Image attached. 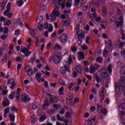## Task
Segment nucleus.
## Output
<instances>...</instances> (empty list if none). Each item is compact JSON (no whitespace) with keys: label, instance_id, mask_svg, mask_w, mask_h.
Here are the masks:
<instances>
[{"label":"nucleus","instance_id":"39","mask_svg":"<svg viewBox=\"0 0 125 125\" xmlns=\"http://www.w3.org/2000/svg\"><path fill=\"white\" fill-rule=\"evenodd\" d=\"M62 23L65 26V27H69V26H70V23H69V21H62Z\"/></svg>","mask_w":125,"mask_h":125},{"label":"nucleus","instance_id":"32","mask_svg":"<svg viewBox=\"0 0 125 125\" xmlns=\"http://www.w3.org/2000/svg\"><path fill=\"white\" fill-rule=\"evenodd\" d=\"M76 71L78 72V73H82V71H83V67L82 66H77L76 67Z\"/></svg>","mask_w":125,"mask_h":125},{"label":"nucleus","instance_id":"56","mask_svg":"<svg viewBox=\"0 0 125 125\" xmlns=\"http://www.w3.org/2000/svg\"><path fill=\"white\" fill-rule=\"evenodd\" d=\"M80 1L81 0H75L74 2V5H75V6H77V5H79Z\"/></svg>","mask_w":125,"mask_h":125},{"label":"nucleus","instance_id":"16","mask_svg":"<svg viewBox=\"0 0 125 125\" xmlns=\"http://www.w3.org/2000/svg\"><path fill=\"white\" fill-rule=\"evenodd\" d=\"M53 62L54 63V64H56V65L59 64V63L61 62V58L53 57Z\"/></svg>","mask_w":125,"mask_h":125},{"label":"nucleus","instance_id":"27","mask_svg":"<svg viewBox=\"0 0 125 125\" xmlns=\"http://www.w3.org/2000/svg\"><path fill=\"white\" fill-rule=\"evenodd\" d=\"M102 12L103 16L104 17H106V16H107V10H106V8H105V7H103L102 8Z\"/></svg>","mask_w":125,"mask_h":125},{"label":"nucleus","instance_id":"43","mask_svg":"<svg viewBox=\"0 0 125 125\" xmlns=\"http://www.w3.org/2000/svg\"><path fill=\"white\" fill-rule=\"evenodd\" d=\"M96 16H97V13H95L94 14H91L90 15V19H92V20H93V19H94V18H95Z\"/></svg>","mask_w":125,"mask_h":125},{"label":"nucleus","instance_id":"23","mask_svg":"<svg viewBox=\"0 0 125 125\" xmlns=\"http://www.w3.org/2000/svg\"><path fill=\"white\" fill-rule=\"evenodd\" d=\"M9 117L10 118V120L11 121V122H12V123H14V122L15 121V115L12 114H9Z\"/></svg>","mask_w":125,"mask_h":125},{"label":"nucleus","instance_id":"2","mask_svg":"<svg viewBox=\"0 0 125 125\" xmlns=\"http://www.w3.org/2000/svg\"><path fill=\"white\" fill-rule=\"evenodd\" d=\"M60 15L59 10H57L56 8L54 9L53 13L49 15V18L51 19V22L55 21L56 17H58Z\"/></svg>","mask_w":125,"mask_h":125},{"label":"nucleus","instance_id":"21","mask_svg":"<svg viewBox=\"0 0 125 125\" xmlns=\"http://www.w3.org/2000/svg\"><path fill=\"white\" fill-rule=\"evenodd\" d=\"M38 120V117L34 114H32L31 115V122L32 123L34 124L37 122V120Z\"/></svg>","mask_w":125,"mask_h":125},{"label":"nucleus","instance_id":"8","mask_svg":"<svg viewBox=\"0 0 125 125\" xmlns=\"http://www.w3.org/2000/svg\"><path fill=\"white\" fill-rule=\"evenodd\" d=\"M25 72H26L29 77H31V76H33V70L32 69V67H31V66L27 65L26 66Z\"/></svg>","mask_w":125,"mask_h":125},{"label":"nucleus","instance_id":"7","mask_svg":"<svg viewBox=\"0 0 125 125\" xmlns=\"http://www.w3.org/2000/svg\"><path fill=\"white\" fill-rule=\"evenodd\" d=\"M120 22L118 21L115 22L117 28H119V27L123 28V26H124V18H123V17H120Z\"/></svg>","mask_w":125,"mask_h":125},{"label":"nucleus","instance_id":"40","mask_svg":"<svg viewBox=\"0 0 125 125\" xmlns=\"http://www.w3.org/2000/svg\"><path fill=\"white\" fill-rule=\"evenodd\" d=\"M47 113L49 115H53V114H54V113H55V110H54V109H48L47 111Z\"/></svg>","mask_w":125,"mask_h":125},{"label":"nucleus","instance_id":"29","mask_svg":"<svg viewBox=\"0 0 125 125\" xmlns=\"http://www.w3.org/2000/svg\"><path fill=\"white\" fill-rule=\"evenodd\" d=\"M39 25H38V29L39 31L42 32L43 30V24H41V22H39Z\"/></svg>","mask_w":125,"mask_h":125},{"label":"nucleus","instance_id":"47","mask_svg":"<svg viewBox=\"0 0 125 125\" xmlns=\"http://www.w3.org/2000/svg\"><path fill=\"white\" fill-rule=\"evenodd\" d=\"M59 83L60 84H61V85H65L66 84L65 83V81L62 79H60L59 81Z\"/></svg>","mask_w":125,"mask_h":125},{"label":"nucleus","instance_id":"54","mask_svg":"<svg viewBox=\"0 0 125 125\" xmlns=\"http://www.w3.org/2000/svg\"><path fill=\"white\" fill-rule=\"evenodd\" d=\"M4 114H5L6 115H7V114L9 113V107H7L5 109V110H4Z\"/></svg>","mask_w":125,"mask_h":125},{"label":"nucleus","instance_id":"57","mask_svg":"<svg viewBox=\"0 0 125 125\" xmlns=\"http://www.w3.org/2000/svg\"><path fill=\"white\" fill-rule=\"evenodd\" d=\"M100 97H103L104 96V89H102V91L100 93Z\"/></svg>","mask_w":125,"mask_h":125},{"label":"nucleus","instance_id":"22","mask_svg":"<svg viewBox=\"0 0 125 125\" xmlns=\"http://www.w3.org/2000/svg\"><path fill=\"white\" fill-rule=\"evenodd\" d=\"M4 16H7L8 18H11L13 16V14L10 12H4L3 13Z\"/></svg>","mask_w":125,"mask_h":125},{"label":"nucleus","instance_id":"14","mask_svg":"<svg viewBox=\"0 0 125 125\" xmlns=\"http://www.w3.org/2000/svg\"><path fill=\"white\" fill-rule=\"evenodd\" d=\"M3 107H6L9 105V100L7 98H4L2 101Z\"/></svg>","mask_w":125,"mask_h":125},{"label":"nucleus","instance_id":"6","mask_svg":"<svg viewBox=\"0 0 125 125\" xmlns=\"http://www.w3.org/2000/svg\"><path fill=\"white\" fill-rule=\"evenodd\" d=\"M8 85H9L10 88L13 90L14 89V87H15V86L16 85V84L15 83V81L14 79H9L7 83Z\"/></svg>","mask_w":125,"mask_h":125},{"label":"nucleus","instance_id":"48","mask_svg":"<svg viewBox=\"0 0 125 125\" xmlns=\"http://www.w3.org/2000/svg\"><path fill=\"white\" fill-rule=\"evenodd\" d=\"M5 20H6V19H5V18H3V17H1L0 18V26H1V23H2V22H4V21H5Z\"/></svg>","mask_w":125,"mask_h":125},{"label":"nucleus","instance_id":"37","mask_svg":"<svg viewBox=\"0 0 125 125\" xmlns=\"http://www.w3.org/2000/svg\"><path fill=\"white\" fill-rule=\"evenodd\" d=\"M23 4H24V1H23L22 0H19L17 2V5L19 7L22 6Z\"/></svg>","mask_w":125,"mask_h":125},{"label":"nucleus","instance_id":"55","mask_svg":"<svg viewBox=\"0 0 125 125\" xmlns=\"http://www.w3.org/2000/svg\"><path fill=\"white\" fill-rule=\"evenodd\" d=\"M92 125V122L91 120H88L85 122V125Z\"/></svg>","mask_w":125,"mask_h":125},{"label":"nucleus","instance_id":"4","mask_svg":"<svg viewBox=\"0 0 125 125\" xmlns=\"http://www.w3.org/2000/svg\"><path fill=\"white\" fill-rule=\"evenodd\" d=\"M101 75L102 79H104L106 81H109L110 80V75L108 74V72H107V70H106V69L103 68L102 70Z\"/></svg>","mask_w":125,"mask_h":125},{"label":"nucleus","instance_id":"10","mask_svg":"<svg viewBox=\"0 0 125 125\" xmlns=\"http://www.w3.org/2000/svg\"><path fill=\"white\" fill-rule=\"evenodd\" d=\"M21 100L22 102L27 103V102H29V101H30V98H29V96L28 95H26V94H22L21 95Z\"/></svg>","mask_w":125,"mask_h":125},{"label":"nucleus","instance_id":"12","mask_svg":"<svg viewBox=\"0 0 125 125\" xmlns=\"http://www.w3.org/2000/svg\"><path fill=\"white\" fill-rule=\"evenodd\" d=\"M59 39H60L61 42H62V43H64V42H67V40H68L67 35L65 34H63L59 36Z\"/></svg>","mask_w":125,"mask_h":125},{"label":"nucleus","instance_id":"28","mask_svg":"<svg viewBox=\"0 0 125 125\" xmlns=\"http://www.w3.org/2000/svg\"><path fill=\"white\" fill-rule=\"evenodd\" d=\"M41 77H42V74L40 73H37L36 75V79L37 80L38 83H41V81L40 79H41Z\"/></svg>","mask_w":125,"mask_h":125},{"label":"nucleus","instance_id":"19","mask_svg":"<svg viewBox=\"0 0 125 125\" xmlns=\"http://www.w3.org/2000/svg\"><path fill=\"white\" fill-rule=\"evenodd\" d=\"M6 8V10L4 11L5 13H6V12H10V11H11V3L10 2L8 3Z\"/></svg>","mask_w":125,"mask_h":125},{"label":"nucleus","instance_id":"11","mask_svg":"<svg viewBox=\"0 0 125 125\" xmlns=\"http://www.w3.org/2000/svg\"><path fill=\"white\" fill-rule=\"evenodd\" d=\"M44 28L45 29H48L49 33H51L53 31V26H52V24H50L48 25L47 22L44 23Z\"/></svg>","mask_w":125,"mask_h":125},{"label":"nucleus","instance_id":"18","mask_svg":"<svg viewBox=\"0 0 125 125\" xmlns=\"http://www.w3.org/2000/svg\"><path fill=\"white\" fill-rule=\"evenodd\" d=\"M6 3H7V0H2V2L0 3V7H2L3 9H4Z\"/></svg>","mask_w":125,"mask_h":125},{"label":"nucleus","instance_id":"36","mask_svg":"<svg viewBox=\"0 0 125 125\" xmlns=\"http://www.w3.org/2000/svg\"><path fill=\"white\" fill-rule=\"evenodd\" d=\"M108 49L109 50H112L113 49V44H112V41H111V40H109Z\"/></svg>","mask_w":125,"mask_h":125},{"label":"nucleus","instance_id":"17","mask_svg":"<svg viewBox=\"0 0 125 125\" xmlns=\"http://www.w3.org/2000/svg\"><path fill=\"white\" fill-rule=\"evenodd\" d=\"M78 58L79 61H81V60L83 59H84V54H83V52H78Z\"/></svg>","mask_w":125,"mask_h":125},{"label":"nucleus","instance_id":"26","mask_svg":"<svg viewBox=\"0 0 125 125\" xmlns=\"http://www.w3.org/2000/svg\"><path fill=\"white\" fill-rule=\"evenodd\" d=\"M54 57L61 58V53L60 51H56L54 54Z\"/></svg>","mask_w":125,"mask_h":125},{"label":"nucleus","instance_id":"20","mask_svg":"<svg viewBox=\"0 0 125 125\" xmlns=\"http://www.w3.org/2000/svg\"><path fill=\"white\" fill-rule=\"evenodd\" d=\"M78 37L79 41H80L81 43H82L83 42L82 40L83 39V38H84V34L82 33H80Z\"/></svg>","mask_w":125,"mask_h":125},{"label":"nucleus","instance_id":"35","mask_svg":"<svg viewBox=\"0 0 125 125\" xmlns=\"http://www.w3.org/2000/svg\"><path fill=\"white\" fill-rule=\"evenodd\" d=\"M48 105V101L45 100L44 104L42 105V110H45L46 106Z\"/></svg>","mask_w":125,"mask_h":125},{"label":"nucleus","instance_id":"15","mask_svg":"<svg viewBox=\"0 0 125 125\" xmlns=\"http://www.w3.org/2000/svg\"><path fill=\"white\" fill-rule=\"evenodd\" d=\"M93 78L97 83H100V82H102V78H99V76H98V74L97 73H95L93 75Z\"/></svg>","mask_w":125,"mask_h":125},{"label":"nucleus","instance_id":"5","mask_svg":"<svg viewBox=\"0 0 125 125\" xmlns=\"http://www.w3.org/2000/svg\"><path fill=\"white\" fill-rule=\"evenodd\" d=\"M99 68H100V65L97 63H94V65H91L90 67V73L91 74L95 73V72H96V70H97V69H99Z\"/></svg>","mask_w":125,"mask_h":125},{"label":"nucleus","instance_id":"41","mask_svg":"<svg viewBox=\"0 0 125 125\" xmlns=\"http://www.w3.org/2000/svg\"><path fill=\"white\" fill-rule=\"evenodd\" d=\"M55 49H56V50H61L62 47L59 44H57L55 45Z\"/></svg>","mask_w":125,"mask_h":125},{"label":"nucleus","instance_id":"60","mask_svg":"<svg viewBox=\"0 0 125 125\" xmlns=\"http://www.w3.org/2000/svg\"><path fill=\"white\" fill-rule=\"evenodd\" d=\"M57 119L58 121H59L60 122L63 121V119L60 117V115H59V114H58L57 115Z\"/></svg>","mask_w":125,"mask_h":125},{"label":"nucleus","instance_id":"38","mask_svg":"<svg viewBox=\"0 0 125 125\" xmlns=\"http://www.w3.org/2000/svg\"><path fill=\"white\" fill-rule=\"evenodd\" d=\"M96 62H98V63H100V64H101L102 62H103V59L100 57H98L96 59Z\"/></svg>","mask_w":125,"mask_h":125},{"label":"nucleus","instance_id":"50","mask_svg":"<svg viewBox=\"0 0 125 125\" xmlns=\"http://www.w3.org/2000/svg\"><path fill=\"white\" fill-rule=\"evenodd\" d=\"M16 62H22V58L21 57H17V58L15 59Z\"/></svg>","mask_w":125,"mask_h":125},{"label":"nucleus","instance_id":"45","mask_svg":"<svg viewBox=\"0 0 125 125\" xmlns=\"http://www.w3.org/2000/svg\"><path fill=\"white\" fill-rule=\"evenodd\" d=\"M36 46H39L40 45V39L39 37L36 38Z\"/></svg>","mask_w":125,"mask_h":125},{"label":"nucleus","instance_id":"51","mask_svg":"<svg viewBox=\"0 0 125 125\" xmlns=\"http://www.w3.org/2000/svg\"><path fill=\"white\" fill-rule=\"evenodd\" d=\"M103 55L104 57H107V56H108V51H107L106 49H104L103 52Z\"/></svg>","mask_w":125,"mask_h":125},{"label":"nucleus","instance_id":"64","mask_svg":"<svg viewBox=\"0 0 125 125\" xmlns=\"http://www.w3.org/2000/svg\"><path fill=\"white\" fill-rule=\"evenodd\" d=\"M66 7H68V8L71 7V6H72V3L67 2L66 4Z\"/></svg>","mask_w":125,"mask_h":125},{"label":"nucleus","instance_id":"52","mask_svg":"<svg viewBox=\"0 0 125 125\" xmlns=\"http://www.w3.org/2000/svg\"><path fill=\"white\" fill-rule=\"evenodd\" d=\"M107 71H108V72L110 74H111V73H112V65H108Z\"/></svg>","mask_w":125,"mask_h":125},{"label":"nucleus","instance_id":"1","mask_svg":"<svg viewBox=\"0 0 125 125\" xmlns=\"http://www.w3.org/2000/svg\"><path fill=\"white\" fill-rule=\"evenodd\" d=\"M72 63H73L72 57H71V55H69L68 59H67V61H64L63 62V64L64 65V66L60 68V72L61 74L62 75H65L67 72L70 73V72H71V70H70V69H71V66L70 65Z\"/></svg>","mask_w":125,"mask_h":125},{"label":"nucleus","instance_id":"24","mask_svg":"<svg viewBox=\"0 0 125 125\" xmlns=\"http://www.w3.org/2000/svg\"><path fill=\"white\" fill-rule=\"evenodd\" d=\"M45 120H46V115H45V114H43V115L41 116L39 119L40 123L44 122Z\"/></svg>","mask_w":125,"mask_h":125},{"label":"nucleus","instance_id":"49","mask_svg":"<svg viewBox=\"0 0 125 125\" xmlns=\"http://www.w3.org/2000/svg\"><path fill=\"white\" fill-rule=\"evenodd\" d=\"M92 3L95 6H97L98 7V0H93Z\"/></svg>","mask_w":125,"mask_h":125},{"label":"nucleus","instance_id":"61","mask_svg":"<svg viewBox=\"0 0 125 125\" xmlns=\"http://www.w3.org/2000/svg\"><path fill=\"white\" fill-rule=\"evenodd\" d=\"M92 93H93V94H95V95H96V94H97V91H96L95 88H92Z\"/></svg>","mask_w":125,"mask_h":125},{"label":"nucleus","instance_id":"53","mask_svg":"<svg viewBox=\"0 0 125 125\" xmlns=\"http://www.w3.org/2000/svg\"><path fill=\"white\" fill-rule=\"evenodd\" d=\"M21 33V32L20 31V30L17 29V30H16L15 31V36H18V35H20Z\"/></svg>","mask_w":125,"mask_h":125},{"label":"nucleus","instance_id":"59","mask_svg":"<svg viewBox=\"0 0 125 125\" xmlns=\"http://www.w3.org/2000/svg\"><path fill=\"white\" fill-rule=\"evenodd\" d=\"M60 5H61V3L58 2L56 4V7L57 9H59L60 8Z\"/></svg>","mask_w":125,"mask_h":125},{"label":"nucleus","instance_id":"46","mask_svg":"<svg viewBox=\"0 0 125 125\" xmlns=\"http://www.w3.org/2000/svg\"><path fill=\"white\" fill-rule=\"evenodd\" d=\"M59 94H60V95H63V91H64V87H61L59 89Z\"/></svg>","mask_w":125,"mask_h":125},{"label":"nucleus","instance_id":"31","mask_svg":"<svg viewBox=\"0 0 125 125\" xmlns=\"http://www.w3.org/2000/svg\"><path fill=\"white\" fill-rule=\"evenodd\" d=\"M38 105H39V104L37 102H34L32 104V109L34 110H36V109H38Z\"/></svg>","mask_w":125,"mask_h":125},{"label":"nucleus","instance_id":"42","mask_svg":"<svg viewBox=\"0 0 125 125\" xmlns=\"http://www.w3.org/2000/svg\"><path fill=\"white\" fill-rule=\"evenodd\" d=\"M78 50L77 47L75 45H72L71 46V51L73 53H76V52Z\"/></svg>","mask_w":125,"mask_h":125},{"label":"nucleus","instance_id":"44","mask_svg":"<svg viewBox=\"0 0 125 125\" xmlns=\"http://www.w3.org/2000/svg\"><path fill=\"white\" fill-rule=\"evenodd\" d=\"M11 24V21L10 20H8L6 22L5 20L4 21V26H9Z\"/></svg>","mask_w":125,"mask_h":125},{"label":"nucleus","instance_id":"3","mask_svg":"<svg viewBox=\"0 0 125 125\" xmlns=\"http://www.w3.org/2000/svg\"><path fill=\"white\" fill-rule=\"evenodd\" d=\"M31 44V43H29V44L27 46V49L26 48H23L21 49V52L24 53V56H26V57H28L29 56L32 54V52L29 51Z\"/></svg>","mask_w":125,"mask_h":125},{"label":"nucleus","instance_id":"25","mask_svg":"<svg viewBox=\"0 0 125 125\" xmlns=\"http://www.w3.org/2000/svg\"><path fill=\"white\" fill-rule=\"evenodd\" d=\"M97 111L99 114H101V113H102V105L98 104L97 107Z\"/></svg>","mask_w":125,"mask_h":125},{"label":"nucleus","instance_id":"34","mask_svg":"<svg viewBox=\"0 0 125 125\" xmlns=\"http://www.w3.org/2000/svg\"><path fill=\"white\" fill-rule=\"evenodd\" d=\"M73 99V95L69 94L68 95V97L67 98V101L69 102V103H71L72 102V100Z\"/></svg>","mask_w":125,"mask_h":125},{"label":"nucleus","instance_id":"62","mask_svg":"<svg viewBox=\"0 0 125 125\" xmlns=\"http://www.w3.org/2000/svg\"><path fill=\"white\" fill-rule=\"evenodd\" d=\"M74 84H75L74 83H71L70 84H68V89H71V88H72V87H73V85H74Z\"/></svg>","mask_w":125,"mask_h":125},{"label":"nucleus","instance_id":"13","mask_svg":"<svg viewBox=\"0 0 125 125\" xmlns=\"http://www.w3.org/2000/svg\"><path fill=\"white\" fill-rule=\"evenodd\" d=\"M50 101L52 103H55L59 101V98L56 96H50Z\"/></svg>","mask_w":125,"mask_h":125},{"label":"nucleus","instance_id":"9","mask_svg":"<svg viewBox=\"0 0 125 125\" xmlns=\"http://www.w3.org/2000/svg\"><path fill=\"white\" fill-rule=\"evenodd\" d=\"M121 81H120V83L119 84L120 89H124L125 87V77H121Z\"/></svg>","mask_w":125,"mask_h":125},{"label":"nucleus","instance_id":"30","mask_svg":"<svg viewBox=\"0 0 125 125\" xmlns=\"http://www.w3.org/2000/svg\"><path fill=\"white\" fill-rule=\"evenodd\" d=\"M53 106L56 111L58 110V109H61V105H60V104H53Z\"/></svg>","mask_w":125,"mask_h":125},{"label":"nucleus","instance_id":"63","mask_svg":"<svg viewBox=\"0 0 125 125\" xmlns=\"http://www.w3.org/2000/svg\"><path fill=\"white\" fill-rule=\"evenodd\" d=\"M7 59H6V55L4 56L3 59H2V62H3V63H4L6 61H7Z\"/></svg>","mask_w":125,"mask_h":125},{"label":"nucleus","instance_id":"33","mask_svg":"<svg viewBox=\"0 0 125 125\" xmlns=\"http://www.w3.org/2000/svg\"><path fill=\"white\" fill-rule=\"evenodd\" d=\"M29 33L31 37H33V38H35V36H36V33L35 32V30L33 29H31L29 30Z\"/></svg>","mask_w":125,"mask_h":125},{"label":"nucleus","instance_id":"58","mask_svg":"<svg viewBox=\"0 0 125 125\" xmlns=\"http://www.w3.org/2000/svg\"><path fill=\"white\" fill-rule=\"evenodd\" d=\"M11 112H16V113H18V110L16 107H12Z\"/></svg>","mask_w":125,"mask_h":125}]
</instances>
